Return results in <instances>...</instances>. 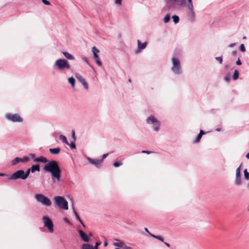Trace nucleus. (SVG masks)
Wrapping results in <instances>:
<instances>
[{"label":"nucleus","instance_id":"obj_39","mask_svg":"<svg viewBox=\"0 0 249 249\" xmlns=\"http://www.w3.org/2000/svg\"><path fill=\"white\" fill-rule=\"evenodd\" d=\"M42 2L45 5H49L51 4V3L48 1L47 0H42Z\"/></svg>","mask_w":249,"mask_h":249},{"label":"nucleus","instance_id":"obj_3","mask_svg":"<svg viewBox=\"0 0 249 249\" xmlns=\"http://www.w3.org/2000/svg\"><path fill=\"white\" fill-rule=\"evenodd\" d=\"M54 67L59 71H64L71 69V66L68 61L64 59H58L54 63Z\"/></svg>","mask_w":249,"mask_h":249},{"label":"nucleus","instance_id":"obj_12","mask_svg":"<svg viewBox=\"0 0 249 249\" xmlns=\"http://www.w3.org/2000/svg\"><path fill=\"white\" fill-rule=\"evenodd\" d=\"M75 76L77 80L80 82L84 86L86 89H88L89 88L88 83L86 81L85 79L78 73L75 74Z\"/></svg>","mask_w":249,"mask_h":249},{"label":"nucleus","instance_id":"obj_7","mask_svg":"<svg viewBox=\"0 0 249 249\" xmlns=\"http://www.w3.org/2000/svg\"><path fill=\"white\" fill-rule=\"evenodd\" d=\"M35 197L37 202L41 203L44 206H50L52 204L51 200L42 194H37L35 195Z\"/></svg>","mask_w":249,"mask_h":249},{"label":"nucleus","instance_id":"obj_34","mask_svg":"<svg viewBox=\"0 0 249 249\" xmlns=\"http://www.w3.org/2000/svg\"><path fill=\"white\" fill-rule=\"evenodd\" d=\"M122 164H123V163L121 161H115L113 163V166H114L115 167H118L120 166Z\"/></svg>","mask_w":249,"mask_h":249},{"label":"nucleus","instance_id":"obj_54","mask_svg":"<svg viewBox=\"0 0 249 249\" xmlns=\"http://www.w3.org/2000/svg\"><path fill=\"white\" fill-rule=\"evenodd\" d=\"M72 137H73V139H74V141H75V132H74V131H72Z\"/></svg>","mask_w":249,"mask_h":249},{"label":"nucleus","instance_id":"obj_49","mask_svg":"<svg viewBox=\"0 0 249 249\" xmlns=\"http://www.w3.org/2000/svg\"><path fill=\"white\" fill-rule=\"evenodd\" d=\"M122 248L123 249H132L130 247L127 246L125 244H124V246Z\"/></svg>","mask_w":249,"mask_h":249},{"label":"nucleus","instance_id":"obj_64","mask_svg":"<svg viewBox=\"0 0 249 249\" xmlns=\"http://www.w3.org/2000/svg\"><path fill=\"white\" fill-rule=\"evenodd\" d=\"M248 187L249 188V183L248 184Z\"/></svg>","mask_w":249,"mask_h":249},{"label":"nucleus","instance_id":"obj_50","mask_svg":"<svg viewBox=\"0 0 249 249\" xmlns=\"http://www.w3.org/2000/svg\"><path fill=\"white\" fill-rule=\"evenodd\" d=\"M107 156H108V154H107V153L104 154V155L102 156V159H103V160L105 159H106V158L107 157Z\"/></svg>","mask_w":249,"mask_h":249},{"label":"nucleus","instance_id":"obj_9","mask_svg":"<svg viewBox=\"0 0 249 249\" xmlns=\"http://www.w3.org/2000/svg\"><path fill=\"white\" fill-rule=\"evenodd\" d=\"M18 179H21L23 180L25 179L24 176V171L22 170H19L14 172L11 176H9L8 179L10 180H16Z\"/></svg>","mask_w":249,"mask_h":249},{"label":"nucleus","instance_id":"obj_28","mask_svg":"<svg viewBox=\"0 0 249 249\" xmlns=\"http://www.w3.org/2000/svg\"><path fill=\"white\" fill-rule=\"evenodd\" d=\"M150 235L152 237L161 241V242H163V240H164L163 238L162 237H161L160 236H157V235H154L153 234H150Z\"/></svg>","mask_w":249,"mask_h":249},{"label":"nucleus","instance_id":"obj_4","mask_svg":"<svg viewBox=\"0 0 249 249\" xmlns=\"http://www.w3.org/2000/svg\"><path fill=\"white\" fill-rule=\"evenodd\" d=\"M146 123L148 124L151 125L155 131L158 132L160 130V122L153 115L148 117L146 119Z\"/></svg>","mask_w":249,"mask_h":249},{"label":"nucleus","instance_id":"obj_14","mask_svg":"<svg viewBox=\"0 0 249 249\" xmlns=\"http://www.w3.org/2000/svg\"><path fill=\"white\" fill-rule=\"evenodd\" d=\"M101 242H96L95 245L93 247L92 245L89 244H84L82 245L81 249H98V247L99 246L101 245Z\"/></svg>","mask_w":249,"mask_h":249},{"label":"nucleus","instance_id":"obj_25","mask_svg":"<svg viewBox=\"0 0 249 249\" xmlns=\"http://www.w3.org/2000/svg\"><path fill=\"white\" fill-rule=\"evenodd\" d=\"M59 139L61 140L63 142L66 143V144H69V142L67 141V138L65 136L63 135H60L59 136Z\"/></svg>","mask_w":249,"mask_h":249},{"label":"nucleus","instance_id":"obj_32","mask_svg":"<svg viewBox=\"0 0 249 249\" xmlns=\"http://www.w3.org/2000/svg\"><path fill=\"white\" fill-rule=\"evenodd\" d=\"M30 172H31L30 168H29L25 172L24 171V176L25 179L29 176Z\"/></svg>","mask_w":249,"mask_h":249},{"label":"nucleus","instance_id":"obj_20","mask_svg":"<svg viewBox=\"0 0 249 249\" xmlns=\"http://www.w3.org/2000/svg\"><path fill=\"white\" fill-rule=\"evenodd\" d=\"M32 173H34L35 171L39 172L40 171V167L39 164L34 165L30 168Z\"/></svg>","mask_w":249,"mask_h":249},{"label":"nucleus","instance_id":"obj_43","mask_svg":"<svg viewBox=\"0 0 249 249\" xmlns=\"http://www.w3.org/2000/svg\"><path fill=\"white\" fill-rule=\"evenodd\" d=\"M75 217L76 218V219L80 222V223H82V220L81 219H80L79 216L78 215V214H76V216H75Z\"/></svg>","mask_w":249,"mask_h":249},{"label":"nucleus","instance_id":"obj_1","mask_svg":"<svg viewBox=\"0 0 249 249\" xmlns=\"http://www.w3.org/2000/svg\"><path fill=\"white\" fill-rule=\"evenodd\" d=\"M34 161L46 163L43 167V170L51 173L53 183L60 180L61 170L57 161L55 160L49 161L46 158L42 156L34 159Z\"/></svg>","mask_w":249,"mask_h":249},{"label":"nucleus","instance_id":"obj_36","mask_svg":"<svg viewBox=\"0 0 249 249\" xmlns=\"http://www.w3.org/2000/svg\"><path fill=\"white\" fill-rule=\"evenodd\" d=\"M201 137H202V136L198 134L197 135V137H196V138L194 142H195V143L198 142L200 141Z\"/></svg>","mask_w":249,"mask_h":249},{"label":"nucleus","instance_id":"obj_6","mask_svg":"<svg viewBox=\"0 0 249 249\" xmlns=\"http://www.w3.org/2000/svg\"><path fill=\"white\" fill-rule=\"evenodd\" d=\"M54 201L60 208L66 210L68 209V202L63 197L56 196L54 197Z\"/></svg>","mask_w":249,"mask_h":249},{"label":"nucleus","instance_id":"obj_57","mask_svg":"<svg viewBox=\"0 0 249 249\" xmlns=\"http://www.w3.org/2000/svg\"><path fill=\"white\" fill-rule=\"evenodd\" d=\"M30 157L32 158H34L35 157V154H30Z\"/></svg>","mask_w":249,"mask_h":249},{"label":"nucleus","instance_id":"obj_46","mask_svg":"<svg viewBox=\"0 0 249 249\" xmlns=\"http://www.w3.org/2000/svg\"><path fill=\"white\" fill-rule=\"evenodd\" d=\"M142 153H146L147 154H150V153H153V151H142Z\"/></svg>","mask_w":249,"mask_h":249},{"label":"nucleus","instance_id":"obj_41","mask_svg":"<svg viewBox=\"0 0 249 249\" xmlns=\"http://www.w3.org/2000/svg\"><path fill=\"white\" fill-rule=\"evenodd\" d=\"M115 3L116 4L121 5L122 4V0H115Z\"/></svg>","mask_w":249,"mask_h":249},{"label":"nucleus","instance_id":"obj_56","mask_svg":"<svg viewBox=\"0 0 249 249\" xmlns=\"http://www.w3.org/2000/svg\"><path fill=\"white\" fill-rule=\"evenodd\" d=\"M144 230L146 232H147V233H148L150 235V234H151V233H150V232L147 229V228H144Z\"/></svg>","mask_w":249,"mask_h":249},{"label":"nucleus","instance_id":"obj_45","mask_svg":"<svg viewBox=\"0 0 249 249\" xmlns=\"http://www.w3.org/2000/svg\"><path fill=\"white\" fill-rule=\"evenodd\" d=\"M235 45H236V43H231V44H230L228 45V47H230V48H233V47H234Z\"/></svg>","mask_w":249,"mask_h":249},{"label":"nucleus","instance_id":"obj_61","mask_svg":"<svg viewBox=\"0 0 249 249\" xmlns=\"http://www.w3.org/2000/svg\"><path fill=\"white\" fill-rule=\"evenodd\" d=\"M246 158H247L248 159H249V153H248L246 156Z\"/></svg>","mask_w":249,"mask_h":249},{"label":"nucleus","instance_id":"obj_10","mask_svg":"<svg viewBox=\"0 0 249 249\" xmlns=\"http://www.w3.org/2000/svg\"><path fill=\"white\" fill-rule=\"evenodd\" d=\"M6 119L12 122H21L23 121L22 118L19 114H7L6 115Z\"/></svg>","mask_w":249,"mask_h":249},{"label":"nucleus","instance_id":"obj_53","mask_svg":"<svg viewBox=\"0 0 249 249\" xmlns=\"http://www.w3.org/2000/svg\"><path fill=\"white\" fill-rule=\"evenodd\" d=\"M72 209H73V213L75 215V216H76V214H78L77 213H76V211L75 210L73 206H72Z\"/></svg>","mask_w":249,"mask_h":249},{"label":"nucleus","instance_id":"obj_59","mask_svg":"<svg viewBox=\"0 0 249 249\" xmlns=\"http://www.w3.org/2000/svg\"><path fill=\"white\" fill-rule=\"evenodd\" d=\"M236 53H237V52H236V51H233L232 52V55H235V54H236Z\"/></svg>","mask_w":249,"mask_h":249},{"label":"nucleus","instance_id":"obj_52","mask_svg":"<svg viewBox=\"0 0 249 249\" xmlns=\"http://www.w3.org/2000/svg\"><path fill=\"white\" fill-rule=\"evenodd\" d=\"M0 176H2V177H9L8 175L7 174H4V173H0Z\"/></svg>","mask_w":249,"mask_h":249},{"label":"nucleus","instance_id":"obj_26","mask_svg":"<svg viewBox=\"0 0 249 249\" xmlns=\"http://www.w3.org/2000/svg\"><path fill=\"white\" fill-rule=\"evenodd\" d=\"M239 77L238 71L237 70H235L234 71L233 74L232 75V79L234 80H237Z\"/></svg>","mask_w":249,"mask_h":249},{"label":"nucleus","instance_id":"obj_48","mask_svg":"<svg viewBox=\"0 0 249 249\" xmlns=\"http://www.w3.org/2000/svg\"><path fill=\"white\" fill-rule=\"evenodd\" d=\"M96 62L99 66H101L102 65V62H101L100 60H96Z\"/></svg>","mask_w":249,"mask_h":249},{"label":"nucleus","instance_id":"obj_18","mask_svg":"<svg viewBox=\"0 0 249 249\" xmlns=\"http://www.w3.org/2000/svg\"><path fill=\"white\" fill-rule=\"evenodd\" d=\"M62 53L64 56L69 60H73L75 59L74 57L67 52H63Z\"/></svg>","mask_w":249,"mask_h":249},{"label":"nucleus","instance_id":"obj_31","mask_svg":"<svg viewBox=\"0 0 249 249\" xmlns=\"http://www.w3.org/2000/svg\"><path fill=\"white\" fill-rule=\"evenodd\" d=\"M244 178L246 180L249 179V173L248 172L247 169H245L244 171Z\"/></svg>","mask_w":249,"mask_h":249},{"label":"nucleus","instance_id":"obj_58","mask_svg":"<svg viewBox=\"0 0 249 249\" xmlns=\"http://www.w3.org/2000/svg\"><path fill=\"white\" fill-rule=\"evenodd\" d=\"M107 244H108L107 242V241H105L104 242V247H107Z\"/></svg>","mask_w":249,"mask_h":249},{"label":"nucleus","instance_id":"obj_13","mask_svg":"<svg viewBox=\"0 0 249 249\" xmlns=\"http://www.w3.org/2000/svg\"><path fill=\"white\" fill-rule=\"evenodd\" d=\"M89 162L93 165H95L97 167H98L99 165L101 164L103 162V159L98 160V159H93L90 158H87Z\"/></svg>","mask_w":249,"mask_h":249},{"label":"nucleus","instance_id":"obj_15","mask_svg":"<svg viewBox=\"0 0 249 249\" xmlns=\"http://www.w3.org/2000/svg\"><path fill=\"white\" fill-rule=\"evenodd\" d=\"M79 235L81 239L85 242H88L89 241V236L82 230H78Z\"/></svg>","mask_w":249,"mask_h":249},{"label":"nucleus","instance_id":"obj_29","mask_svg":"<svg viewBox=\"0 0 249 249\" xmlns=\"http://www.w3.org/2000/svg\"><path fill=\"white\" fill-rule=\"evenodd\" d=\"M172 18L173 19V21L175 24L178 23L179 22V18L178 16L176 15H174L172 16Z\"/></svg>","mask_w":249,"mask_h":249},{"label":"nucleus","instance_id":"obj_44","mask_svg":"<svg viewBox=\"0 0 249 249\" xmlns=\"http://www.w3.org/2000/svg\"><path fill=\"white\" fill-rule=\"evenodd\" d=\"M82 59L85 62H86L88 64H89V59L88 58L85 57H83Z\"/></svg>","mask_w":249,"mask_h":249},{"label":"nucleus","instance_id":"obj_51","mask_svg":"<svg viewBox=\"0 0 249 249\" xmlns=\"http://www.w3.org/2000/svg\"><path fill=\"white\" fill-rule=\"evenodd\" d=\"M204 134H205V132L203 130H200L199 134L202 136Z\"/></svg>","mask_w":249,"mask_h":249},{"label":"nucleus","instance_id":"obj_55","mask_svg":"<svg viewBox=\"0 0 249 249\" xmlns=\"http://www.w3.org/2000/svg\"><path fill=\"white\" fill-rule=\"evenodd\" d=\"M64 220H65V221L66 223H68V224H70L71 223H70V221H69L68 219H67V218H65V219H64Z\"/></svg>","mask_w":249,"mask_h":249},{"label":"nucleus","instance_id":"obj_22","mask_svg":"<svg viewBox=\"0 0 249 249\" xmlns=\"http://www.w3.org/2000/svg\"><path fill=\"white\" fill-rule=\"evenodd\" d=\"M68 82L71 85L72 88L74 87L75 80L73 77H71L68 78Z\"/></svg>","mask_w":249,"mask_h":249},{"label":"nucleus","instance_id":"obj_27","mask_svg":"<svg viewBox=\"0 0 249 249\" xmlns=\"http://www.w3.org/2000/svg\"><path fill=\"white\" fill-rule=\"evenodd\" d=\"M186 7H194L193 4V2L192 0H187V2H186Z\"/></svg>","mask_w":249,"mask_h":249},{"label":"nucleus","instance_id":"obj_24","mask_svg":"<svg viewBox=\"0 0 249 249\" xmlns=\"http://www.w3.org/2000/svg\"><path fill=\"white\" fill-rule=\"evenodd\" d=\"M22 161L21 158H15L12 161V165H16L17 163L18 162H21Z\"/></svg>","mask_w":249,"mask_h":249},{"label":"nucleus","instance_id":"obj_47","mask_svg":"<svg viewBox=\"0 0 249 249\" xmlns=\"http://www.w3.org/2000/svg\"><path fill=\"white\" fill-rule=\"evenodd\" d=\"M236 64L237 65H241L242 64V63L239 58H238V60L236 61Z\"/></svg>","mask_w":249,"mask_h":249},{"label":"nucleus","instance_id":"obj_30","mask_svg":"<svg viewBox=\"0 0 249 249\" xmlns=\"http://www.w3.org/2000/svg\"><path fill=\"white\" fill-rule=\"evenodd\" d=\"M170 19V15L169 14H167L165 15L164 18V22L166 23L168 22Z\"/></svg>","mask_w":249,"mask_h":249},{"label":"nucleus","instance_id":"obj_42","mask_svg":"<svg viewBox=\"0 0 249 249\" xmlns=\"http://www.w3.org/2000/svg\"><path fill=\"white\" fill-rule=\"evenodd\" d=\"M240 168H241V165L239 166L236 170V173L235 174H241L240 173Z\"/></svg>","mask_w":249,"mask_h":249},{"label":"nucleus","instance_id":"obj_37","mask_svg":"<svg viewBox=\"0 0 249 249\" xmlns=\"http://www.w3.org/2000/svg\"><path fill=\"white\" fill-rule=\"evenodd\" d=\"M224 80L226 82H229L230 81V75L228 74L224 77Z\"/></svg>","mask_w":249,"mask_h":249},{"label":"nucleus","instance_id":"obj_17","mask_svg":"<svg viewBox=\"0 0 249 249\" xmlns=\"http://www.w3.org/2000/svg\"><path fill=\"white\" fill-rule=\"evenodd\" d=\"M138 43V49L139 51H141V50L145 49L147 46V42H145L143 43H142L139 40L137 41Z\"/></svg>","mask_w":249,"mask_h":249},{"label":"nucleus","instance_id":"obj_5","mask_svg":"<svg viewBox=\"0 0 249 249\" xmlns=\"http://www.w3.org/2000/svg\"><path fill=\"white\" fill-rule=\"evenodd\" d=\"M166 6L168 9H174L176 6L183 7L186 3V0H165Z\"/></svg>","mask_w":249,"mask_h":249},{"label":"nucleus","instance_id":"obj_21","mask_svg":"<svg viewBox=\"0 0 249 249\" xmlns=\"http://www.w3.org/2000/svg\"><path fill=\"white\" fill-rule=\"evenodd\" d=\"M49 151L52 154H58L60 151V149L58 147L55 148H50Z\"/></svg>","mask_w":249,"mask_h":249},{"label":"nucleus","instance_id":"obj_8","mask_svg":"<svg viewBox=\"0 0 249 249\" xmlns=\"http://www.w3.org/2000/svg\"><path fill=\"white\" fill-rule=\"evenodd\" d=\"M42 221L44 227H45L48 231L52 233L53 231V224L52 220L47 216H43L42 217Z\"/></svg>","mask_w":249,"mask_h":249},{"label":"nucleus","instance_id":"obj_60","mask_svg":"<svg viewBox=\"0 0 249 249\" xmlns=\"http://www.w3.org/2000/svg\"><path fill=\"white\" fill-rule=\"evenodd\" d=\"M164 244L167 247H170V244L167 243H166V242H164Z\"/></svg>","mask_w":249,"mask_h":249},{"label":"nucleus","instance_id":"obj_40","mask_svg":"<svg viewBox=\"0 0 249 249\" xmlns=\"http://www.w3.org/2000/svg\"><path fill=\"white\" fill-rule=\"evenodd\" d=\"M21 162H27L29 160V158L27 157H24L23 158H21Z\"/></svg>","mask_w":249,"mask_h":249},{"label":"nucleus","instance_id":"obj_16","mask_svg":"<svg viewBox=\"0 0 249 249\" xmlns=\"http://www.w3.org/2000/svg\"><path fill=\"white\" fill-rule=\"evenodd\" d=\"M234 182L236 186H239L241 184V174H235V178Z\"/></svg>","mask_w":249,"mask_h":249},{"label":"nucleus","instance_id":"obj_33","mask_svg":"<svg viewBox=\"0 0 249 249\" xmlns=\"http://www.w3.org/2000/svg\"><path fill=\"white\" fill-rule=\"evenodd\" d=\"M67 144L69 145L71 149H74L76 148V146L74 142H71V143L69 142V144Z\"/></svg>","mask_w":249,"mask_h":249},{"label":"nucleus","instance_id":"obj_19","mask_svg":"<svg viewBox=\"0 0 249 249\" xmlns=\"http://www.w3.org/2000/svg\"><path fill=\"white\" fill-rule=\"evenodd\" d=\"M92 52L93 54L94 57L95 58H98L99 55L98 54V53L99 52V50L96 48L95 47H93L92 48Z\"/></svg>","mask_w":249,"mask_h":249},{"label":"nucleus","instance_id":"obj_2","mask_svg":"<svg viewBox=\"0 0 249 249\" xmlns=\"http://www.w3.org/2000/svg\"><path fill=\"white\" fill-rule=\"evenodd\" d=\"M171 61L172 66L171 70L172 71L177 75L181 74L182 72V71L179 60L178 58L173 56L171 58Z\"/></svg>","mask_w":249,"mask_h":249},{"label":"nucleus","instance_id":"obj_62","mask_svg":"<svg viewBox=\"0 0 249 249\" xmlns=\"http://www.w3.org/2000/svg\"><path fill=\"white\" fill-rule=\"evenodd\" d=\"M220 130H221V129H220V128H217L215 129V130H216V131H220Z\"/></svg>","mask_w":249,"mask_h":249},{"label":"nucleus","instance_id":"obj_11","mask_svg":"<svg viewBox=\"0 0 249 249\" xmlns=\"http://www.w3.org/2000/svg\"><path fill=\"white\" fill-rule=\"evenodd\" d=\"M187 9L186 14L188 20L191 22H194L196 20V14L194 7H187Z\"/></svg>","mask_w":249,"mask_h":249},{"label":"nucleus","instance_id":"obj_35","mask_svg":"<svg viewBox=\"0 0 249 249\" xmlns=\"http://www.w3.org/2000/svg\"><path fill=\"white\" fill-rule=\"evenodd\" d=\"M239 49H240V51H241L242 52H245L246 48H245V45L243 44H241L240 45Z\"/></svg>","mask_w":249,"mask_h":249},{"label":"nucleus","instance_id":"obj_38","mask_svg":"<svg viewBox=\"0 0 249 249\" xmlns=\"http://www.w3.org/2000/svg\"><path fill=\"white\" fill-rule=\"evenodd\" d=\"M215 59L218 61L220 64H222L223 62V58L221 56L216 57Z\"/></svg>","mask_w":249,"mask_h":249},{"label":"nucleus","instance_id":"obj_63","mask_svg":"<svg viewBox=\"0 0 249 249\" xmlns=\"http://www.w3.org/2000/svg\"><path fill=\"white\" fill-rule=\"evenodd\" d=\"M80 223L82 224V225L84 227H85V225H84V224L83 223V222H82V223Z\"/></svg>","mask_w":249,"mask_h":249},{"label":"nucleus","instance_id":"obj_23","mask_svg":"<svg viewBox=\"0 0 249 249\" xmlns=\"http://www.w3.org/2000/svg\"><path fill=\"white\" fill-rule=\"evenodd\" d=\"M113 246L115 247L123 248L124 246V243L123 241L115 242L113 243Z\"/></svg>","mask_w":249,"mask_h":249}]
</instances>
